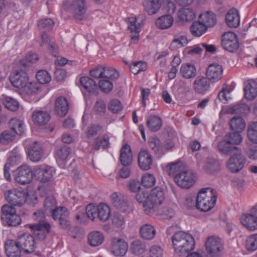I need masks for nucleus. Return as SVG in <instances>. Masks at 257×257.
<instances>
[{
  "mask_svg": "<svg viewBox=\"0 0 257 257\" xmlns=\"http://www.w3.org/2000/svg\"><path fill=\"white\" fill-rule=\"evenodd\" d=\"M88 240L91 246H97L102 244L104 240V236L101 232L94 231L89 234Z\"/></svg>",
  "mask_w": 257,
  "mask_h": 257,
  "instance_id": "obj_40",
  "label": "nucleus"
},
{
  "mask_svg": "<svg viewBox=\"0 0 257 257\" xmlns=\"http://www.w3.org/2000/svg\"><path fill=\"white\" fill-rule=\"evenodd\" d=\"M71 153V150L68 146L58 147L55 150V158L57 161H65L69 158Z\"/></svg>",
  "mask_w": 257,
  "mask_h": 257,
  "instance_id": "obj_31",
  "label": "nucleus"
},
{
  "mask_svg": "<svg viewBox=\"0 0 257 257\" xmlns=\"http://www.w3.org/2000/svg\"><path fill=\"white\" fill-rule=\"evenodd\" d=\"M169 173L174 176L175 183L180 187L189 188L192 187L195 181V174L191 170L183 169L180 163L176 162L169 165Z\"/></svg>",
  "mask_w": 257,
  "mask_h": 257,
  "instance_id": "obj_2",
  "label": "nucleus"
},
{
  "mask_svg": "<svg viewBox=\"0 0 257 257\" xmlns=\"http://www.w3.org/2000/svg\"><path fill=\"white\" fill-rule=\"evenodd\" d=\"M222 72L223 68L221 65L216 63L211 64L206 70L207 78L212 82L218 81L222 77Z\"/></svg>",
  "mask_w": 257,
  "mask_h": 257,
  "instance_id": "obj_17",
  "label": "nucleus"
},
{
  "mask_svg": "<svg viewBox=\"0 0 257 257\" xmlns=\"http://www.w3.org/2000/svg\"><path fill=\"white\" fill-rule=\"evenodd\" d=\"M80 83L86 90L92 94L98 93V88L96 83L93 79L88 77H83L80 79Z\"/></svg>",
  "mask_w": 257,
  "mask_h": 257,
  "instance_id": "obj_30",
  "label": "nucleus"
},
{
  "mask_svg": "<svg viewBox=\"0 0 257 257\" xmlns=\"http://www.w3.org/2000/svg\"><path fill=\"white\" fill-rule=\"evenodd\" d=\"M44 206L45 209H64L63 206H57L55 198L52 196H48L45 199Z\"/></svg>",
  "mask_w": 257,
  "mask_h": 257,
  "instance_id": "obj_57",
  "label": "nucleus"
},
{
  "mask_svg": "<svg viewBox=\"0 0 257 257\" xmlns=\"http://www.w3.org/2000/svg\"><path fill=\"white\" fill-rule=\"evenodd\" d=\"M138 164L143 170H148L152 165L153 159L150 154L146 150H141L138 154Z\"/></svg>",
  "mask_w": 257,
  "mask_h": 257,
  "instance_id": "obj_23",
  "label": "nucleus"
},
{
  "mask_svg": "<svg viewBox=\"0 0 257 257\" xmlns=\"http://www.w3.org/2000/svg\"><path fill=\"white\" fill-rule=\"evenodd\" d=\"M247 137L251 143L257 144V121H252L248 124Z\"/></svg>",
  "mask_w": 257,
  "mask_h": 257,
  "instance_id": "obj_46",
  "label": "nucleus"
},
{
  "mask_svg": "<svg viewBox=\"0 0 257 257\" xmlns=\"http://www.w3.org/2000/svg\"><path fill=\"white\" fill-rule=\"evenodd\" d=\"M217 196L211 188L201 189L196 196V209H212L216 203Z\"/></svg>",
  "mask_w": 257,
  "mask_h": 257,
  "instance_id": "obj_3",
  "label": "nucleus"
},
{
  "mask_svg": "<svg viewBox=\"0 0 257 257\" xmlns=\"http://www.w3.org/2000/svg\"><path fill=\"white\" fill-rule=\"evenodd\" d=\"M21 248L26 252H32L35 248L34 237L29 234H24L19 236L17 240Z\"/></svg>",
  "mask_w": 257,
  "mask_h": 257,
  "instance_id": "obj_15",
  "label": "nucleus"
},
{
  "mask_svg": "<svg viewBox=\"0 0 257 257\" xmlns=\"http://www.w3.org/2000/svg\"><path fill=\"white\" fill-rule=\"evenodd\" d=\"M5 251L8 257H21V247L17 241L8 240L5 243Z\"/></svg>",
  "mask_w": 257,
  "mask_h": 257,
  "instance_id": "obj_21",
  "label": "nucleus"
},
{
  "mask_svg": "<svg viewBox=\"0 0 257 257\" xmlns=\"http://www.w3.org/2000/svg\"><path fill=\"white\" fill-rule=\"evenodd\" d=\"M199 20L207 28L213 27L217 22L215 15L211 12H206L200 15Z\"/></svg>",
  "mask_w": 257,
  "mask_h": 257,
  "instance_id": "obj_35",
  "label": "nucleus"
},
{
  "mask_svg": "<svg viewBox=\"0 0 257 257\" xmlns=\"http://www.w3.org/2000/svg\"><path fill=\"white\" fill-rule=\"evenodd\" d=\"M36 78L38 81L41 84H46L51 80V77L48 72L46 70H40L36 75Z\"/></svg>",
  "mask_w": 257,
  "mask_h": 257,
  "instance_id": "obj_54",
  "label": "nucleus"
},
{
  "mask_svg": "<svg viewBox=\"0 0 257 257\" xmlns=\"http://www.w3.org/2000/svg\"><path fill=\"white\" fill-rule=\"evenodd\" d=\"M182 204L183 206L186 208L195 207L196 208V197L190 194L186 196Z\"/></svg>",
  "mask_w": 257,
  "mask_h": 257,
  "instance_id": "obj_63",
  "label": "nucleus"
},
{
  "mask_svg": "<svg viewBox=\"0 0 257 257\" xmlns=\"http://www.w3.org/2000/svg\"><path fill=\"white\" fill-rule=\"evenodd\" d=\"M217 148L219 152L226 155H229L231 153L234 154L239 149L238 147L232 146L224 139L219 142L217 145Z\"/></svg>",
  "mask_w": 257,
  "mask_h": 257,
  "instance_id": "obj_44",
  "label": "nucleus"
},
{
  "mask_svg": "<svg viewBox=\"0 0 257 257\" xmlns=\"http://www.w3.org/2000/svg\"><path fill=\"white\" fill-rule=\"evenodd\" d=\"M4 196L6 200L12 206L4 205L1 209H14L12 206L21 207L25 203L27 200V193L23 190L12 188L7 190L4 192Z\"/></svg>",
  "mask_w": 257,
  "mask_h": 257,
  "instance_id": "obj_4",
  "label": "nucleus"
},
{
  "mask_svg": "<svg viewBox=\"0 0 257 257\" xmlns=\"http://www.w3.org/2000/svg\"><path fill=\"white\" fill-rule=\"evenodd\" d=\"M109 146V137L107 135H104L102 138L97 140L96 144L93 147V149L98 150L100 147L103 149L108 148Z\"/></svg>",
  "mask_w": 257,
  "mask_h": 257,
  "instance_id": "obj_56",
  "label": "nucleus"
},
{
  "mask_svg": "<svg viewBox=\"0 0 257 257\" xmlns=\"http://www.w3.org/2000/svg\"><path fill=\"white\" fill-rule=\"evenodd\" d=\"M119 160L123 166H130L133 161V154L130 146L124 145L120 150Z\"/></svg>",
  "mask_w": 257,
  "mask_h": 257,
  "instance_id": "obj_28",
  "label": "nucleus"
},
{
  "mask_svg": "<svg viewBox=\"0 0 257 257\" xmlns=\"http://www.w3.org/2000/svg\"><path fill=\"white\" fill-rule=\"evenodd\" d=\"M249 107L244 103L236 104L228 109V112L231 114L245 115L249 112Z\"/></svg>",
  "mask_w": 257,
  "mask_h": 257,
  "instance_id": "obj_49",
  "label": "nucleus"
},
{
  "mask_svg": "<svg viewBox=\"0 0 257 257\" xmlns=\"http://www.w3.org/2000/svg\"><path fill=\"white\" fill-rule=\"evenodd\" d=\"M180 72L183 77L190 79L196 76V69L195 66L192 64H183L181 65Z\"/></svg>",
  "mask_w": 257,
  "mask_h": 257,
  "instance_id": "obj_36",
  "label": "nucleus"
},
{
  "mask_svg": "<svg viewBox=\"0 0 257 257\" xmlns=\"http://www.w3.org/2000/svg\"><path fill=\"white\" fill-rule=\"evenodd\" d=\"M229 124L231 128L236 132H241L245 127V121L241 117H233L230 120Z\"/></svg>",
  "mask_w": 257,
  "mask_h": 257,
  "instance_id": "obj_45",
  "label": "nucleus"
},
{
  "mask_svg": "<svg viewBox=\"0 0 257 257\" xmlns=\"http://www.w3.org/2000/svg\"><path fill=\"white\" fill-rule=\"evenodd\" d=\"M241 224L249 230L257 229V210H252L250 213L243 214L240 217Z\"/></svg>",
  "mask_w": 257,
  "mask_h": 257,
  "instance_id": "obj_14",
  "label": "nucleus"
},
{
  "mask_svg": "<svg viewBox=\"0 0 257 257\" xmlns=\"http://www.w3.org/2000/svg\"><path fill=\"white\" fill-rule=\"evenodd\" d=\"M51 116L46 111L36 110L32 115L34 122L39 125H44L50 120Z\"/></svg>",
  "mask_w": 257,
  "mask_h": 257,
  "instance_id": "obj_26",
  "label": "nucleus"
},
{
  "mask_svg": "<svg viewBox=\"0 0 257 257\" xmlns=\"http://www.w3.org/2000/svg\"><path fill=\"white\" fill-rule=\"evenodd\" d=\"M207 253L211 257L218 256L223 248L221 239L217 236L209 237L205 242Z\"/></svg>",
  "mask_w": 257,
  "mask_h": 257,
  "instance_id": "obj_7",
  "label": "nucleus"
},
{
  "mask_svg": "<svg viewBox=\"0 0 257 257\" xmlns=\"http://www.w3.org/2000/svg\"><path fill=\"white\" fill-rule=\"evenodd\" d=\"M98 84L100 89L105 93L110 92L113 88L112 83L107 80H101Z\"/></svg>",
  "mask_w": 257,
  "mask_h": 257,
  "instance_id": "obj_64",
  "label": "nucleus"
},
{
  "mask_svg": "<svg viewBox=\"0 0 257 257\" xmlns=\"http://www.w3.org/2000/svg\"><path fill=\"white\" fill-rule=\"evenodd\" d=\"M10 79L14 87L20 88L26 86L29 78L26 72L21 69L11 73Z\"/></svg>",
  "mask_w": 257,
  "mask_h": 257,
  "instance_id": "obj_12",
  "label": "nucleus"
},
{
  "mask_svg": "<svg viewBox=\"0 0 257 257\" xmlns=\"http://www.w3.org/2000/svg\"><path fill=\"white\" fill-rule=\"evenodd\" d=\"M130 68L131 72L136 75L147 69V64L142 61L134 62L130 66Z\"/></svg>",
  "mask_w": 257,
  "mask_h": 257,
  "instance_id": "obj_52",
  "label": "nucleus"
},
{
  "mask_svg": "<svg viewBox=\"0 0 257 257\" xmlns=\"http://www.w3.org/2000/svg\"><path fill=\"white\" fill-rule=\"evenodd\" d=\"M162 119L158 116L152 115L148 118L147 125L149 130L152 132L159 131L162 126Z\"/></svg>",
  "mask_w": 257,
  "mask_h": 257,
  "instance_id": "obj_43",
  "label": "nucleus"
},
{
  "mask_svg": "<svg viewBox=\"0 0 257 257\" xmlns=\"http://www.w3.org/2000/svg\"><path fill=\"white\" fill-rule=\"evenodd\" d=\"M86 212L77 214L76 219L79 220L80 222H83L86 218L93 220L97 215L100 220H107L110 214V210H85Z\"/></svg>",
  "mask_w": 257,
  "mask_h": 257,
  "instance_id": "obj_8",
  "label": "nucleus"
},
{
  "mask_svg": "<svg viewBox=\"0 0 257 257\" xmlns=\"http://www.w3.org/2000/svg\"><path fill=\"white\" fill-rule=\"evenodd\" d=\"M1 219L4 224L16 226L20 224V216L16 213V210H2Z\"/></svg>",
  "mask_w": 257,
  "mask_h": 257,
  "instance_id": "obj_13",
  "label": "nucleus"
},
{
  "mask_svg": "<svg viewBox=\"0 0 257 257\" xmlns=\"http://www.w3.org/2000/svg\"><path fill=\"white\" fill-rule=\"evenodd\" d=\"M55 173V169L46 164H42L35 167L33 175L35 179L43 183L51 181Z\"/></svg>",
  "mask_w": 257,
  "mask_h": 257,
  "instance_id": "obj_5",
  "label": "nucleus"
},
{
  "mask_svg": "<svg viewBox=\"0 0 257 257\" xmlns=\"http://www.w3.org/2000/svg\"><path fill=\"white\" fill-rule=\"evenodd\" d=\"M221 45L223 49L228 52L235 51L239 47L236 35L232 32L224 33L222 36Z\"/></svg>",
  "mask_w": 257,
  "mask_h": 257,
  "instance_id": "obj_9",
  "label": "nucleus"
},
{
  "mask_svg": "<svg viewBox=\"0 0 257 257\" xmlns=\"http://www.w3.org/2000/svg\"><path fill=\"white\" fill-rule=\"evenodd\" d=\"M9 125L11 131L16 134L21 135L24 132V122L18 118H12Z\"/></svg>",
  "mask_w": 257,
  "mask_h": 257,
  "instance_id": "obj_39",
  "label": "nucleus"
},
{
  "mask_svg": "<svg viewBox=\"0 0 257 257\" xmlns=\"http://www.w3.org/2000/svg\"><path fill=\"white\" fill-rule=\"evenodd\" d=\"M131 250L133 254L139 255L145 251L146 245L141 241L136 240L132 243Z\"/></svg>",
  "mask_w": 257,
  "mask_h": 257,
  "instance_id": "obj_51",
  "label": "nucleus"
},
{
  "mask_svg": "<svg viewBox=\"0 0 257 257\" xmlns=\"http://www.w3.org/2000/svg\"><path fill=\"white\" fill-rule=\"evenodd\" d=\"M174 253L179 257H185L193 250L195 240L189 233L179 231L175 232L171 237Z\"/></svg>",
  "mask_w": 257,
  "mask_h": 257,
  "instance_id": "obj_1",
  "label": "nucleus"
},
{
  "mask_svg": "<svg viewBox=\"0 0 257 257\" xmlns=\"http://www.w3.org/2000/svg\"><path fill=\"white\" fill-rule=\"evenodd\" d=\"M44 155L42 145L37 141L34 142L28 148V155L30 160L34 162L40 161Z\"/></svg>",
  "mask_w": 257,
  "mask_h": 257,
  "instance_id": "obj_16",
  "label": "nucleus"
},
{
  "mask_svg": "<svg viewBox=\"0 0 257 257\" xmlns=\"http://www.w3.org/2000/svg\"><path fill=\"white\" fill-rule=\"evenodd\" d=\"M110 199L113 206L116 208H125L130 207L126 199L121 194L114 192L111 195Z\"/></svg>",
  "mask_w": 257,
  "mask_h": 257,
  "instance_id": "obj_34",
  "label": "nucleus"
},
{
  "mask_svg": "<svg viewBox=\"0 0 257 257\" xmlns=\"http://www.w3.org/2000/svg\"><path fill=\"white\" fill-rule=\"evenodd\" d=\"M15 134L12 131H4L0 136V142L2 144L6 145L12 142L15 138Z\"/></svg>",
  "mask_w": 257,
  "mask_h": 257,
  "instance_id": "obj_55",
  "label": "nucleus"
},
{
  "mask_svg": "<svg viewBox=\"0 0 257 257\" xmlns=\"http://www.w3.org/2000/svg\"><path fill=\"white\" fill-rule=\"evenodd\" d=\"M69 104L65 97L57 98L55 103V111L60 116H65L68 110Z\"/></svg>",
  "mask_w": 257,
  "mask_h": 257,
  "instance_id": "obj_27",
  "label": "nucleus"
},
{
  "mask_svg": "<svg viewBox=\"0 0 257 257\" xmlns=\"http://www.w3.org/2000/svg\"><path fill=\"white\" fill-rule=\"evenodd\" d=\"M127 243L121 238H113L111 240V250L116 256L124 255L127 250Z\"/></svg>",
  "mask_w": 257,
  "mask_h": 257,
  "instance_id": "obj_18",
  "label": "nucleus"
},
{
  "mask_svg": "<svg viewBox=\"0 0 257 257\" xmlns=\"http://www.w3.org/2000/svg\"><path fill=\"white\" fill-rule=\"evenodd\" d=\"M54 22L51 19H43L39 21L38 27L41 30H49L52 29L54 26Z\"/></svg>",
  "mask_w": 257,
  "mask_h": 257,
  "instance_id": "obj_62",
  "label": "nucleus"
},
{
  "mask_svg": "<svg viewBox=\"0 0 257 257\" xmlns=\"http://www.w3.org/2000/svg\"><path fill=\"white\" fill-rule=\"evenodd\" d=\"M37 240H43L50 232L51 225L48 223H40L28 225Z\"/></svg>",
  "mask_w": 257,
  "mask_h": 257,
  "instance_id": "obj_11",
  "label": "nucleus"
},
{
  "mask_svg": "<svg viewBox=\"0 0 257 257\" xmlns=\"http://www.w3.org/2000/svg\"><path fill=\"white\" fill-rule=\"evenodd\" d=\"M164 192L162 189L156 187L152 189L149 196V202L152 205L153 207H158L164 200Z\"/></svg>",
  "mask_w": 257,
  "mask_h": 257,
  "instance_id": "obj_20",
  "label": "nucleus"
},
{
  "mask_svg": "<svg viewBox=\"0 0 257 257\" xmlns=\"http://www.w3.org/2000/svg\"><path fill=\"white\" fill-rule=\"evenodd\" d=\"M38 60L39 57L36 53L30 52L20 61V63L21 66L26 68L36 63Z\"/></svg>",
  "mask_w": 257,
  "mask_h": 257,
  "instance_id": "obj_50",
  "label": "nucleus"
},
{
  "mask_svg": "<svg viewBox=\"0 0 257 257\" xmlns=\"http://www.w3.org/2000/svg\"><path fill=\"white\" fill-rule=\"evenodd\" d=\"M246 248L250 251L257 249V234L249 236L246 240Z\"/></svg>",
  "mask_w": 257,
  "mask_h": 257,
  "instance_id": "obj_59",
  "label": "nucleus"
},
{
  "mask_svg": "<svg viewBox=\"0 0 257 257\" xmlns=\"http://www.w3.org/2000/svg\"><path fill=\"white\" fill-rule=\"evenodd\" d=\"M119 77V74L114 69L103 66V78L110 79H116Z\"/></svg>",
  "mask_w": 257,
  "mask_h": 257,
  "instance_id": "obj_58",
  "label": "nucleus"
},
{
  "mask_svg": "<svg viewBox=\"0 0 257 257\" xmlns=\"http://www.w3.org/2000/svg\"><path fill=\"white\" fill-rule=\"evenodd\" d=\"M245 163L246 159L239 149L230 157L226 166L231 172L238 173L243 169Z\"/></svg>",
  "mask_w": 257,
  "mask_h": 257,
  "instance_id": "obj_6",
  "label": "nucleus"
},
{
  "mask_svg": "<svg viewBox=\"0 0 257 257\" xmlns=\"http://www.w3.org/2000/svg\"><path fill=\"white\" fill-rule=\"evenodd\" d=\"M129 26L128 28L130 30L132 41L135 43L139 40V33L140 32V28L137 26V19L135 17H132L128 19Z\"/></svg>",
  "mask_w": 257,
  "mask_h": 257,
  "instance_id": "obj_41",
  "label": "nucleus"
},
{
  "mask_svg": "<svg viewBox=\"0 0 257 257\" xmlns=\"http://www.w3.org/2000/svg\"><path fill=\"white\" fill-rule=\"evenodd\" d=\"M141 182L143 186L151 187L155 184L156 179L152 174L147 173L142 176Z\"/></svg>",
  "mask_w": 257,
  "mask_h": 257,
  "instance_id": "obj_60",
  "label": "nucleus"
},
{
  "mask_svg": "<svg viewBox=\"0 0 257 257\" xmlns=\"http://www.w3.org/2000/svg\"><path fill=\"white\" fill-rule=\"evenodd\" d=\"M224 139L231 145H238L242 141V137L239 132H231L227 133Z\"/></svg>",
  "mask_w": 257,
  "mask_h": 257,
  "instance_id": "obj_48",
  "label": "nucleus"
},
{
  "mask_svg": "<svg viewBox=\"0 0 257 257\" xmlns=\"http://www.w3.org/2000/svg\"><path fill=\"white\" fill-rule=\"evenodd\" d=\"M140 236L146 240L153 239L156 234V230L153 226L150 224H145L140 228Z\"/></svg>",
  "mask_w": 257,
  "mask_h": 257,
  "instance_id": "obj_33",
  "label": "nucleus"
},
{
  "mask_svg": "<svg viewBox=\"0 0 257 257\" xmlns=\"http://www.w3.org/2000/svg\"><path fill=\"white\" fill-rule=\"evenodd\" d=\"M195 91L199 94H204L210 88L209 80L204 77H197L193 83Z\"/></svg>",
  "mask_w": 257,
  "mask_h": 257,
  "instance_id": "obj_24",
  "label": "nucleus"
},
{
  "mask_svg": "<svg viewBox=\"0 0 257 257\" xmlns=\"http://www.w3.org/2000/svg\"><path fill=\"white\" fill-rule=\"evenodd\" d=\"M177 17L182 22H190L195 17V14L192 9L189 8H183L177 12Z\"/></svg>",
  "mask_w": 257,
  "mask_h": 257,
  "instance_id": "obj_32",
  "label": "nucleus"
},
{
  "mask_svg": "<svg viewBox=\"0 0 257 257\" xmlns=\"http://www.w3.org/2000/svg\"><path fill=\"white\" fill-rule=\"evenodd\" d=\"M143 6L144 11L149 15L156 14L161 7L160 0H144Z\"/></svg>",
  "mask_w": 257,
  "mask_h": 257,
  "instance_id": "obj_25",
  "label": "nucleus"
},
{
  "mask_svg": "<svg viewBox=\"0 0 257 257\" xmlns=\"http://www.w3.org/2000/svg\"><path fill=\"white\" fill-rule=\"evenodd\" d=\"M244 95L246 99L252 100L257 96V83L252 82L248 84L244 88Z\"/></svg>",
  "mask_w": 257,
  "mask_h": 257,
  "instance_id": "obj_47",
  "label": "nucleus"
},
{
  "mask_svg": "<svg viewBox=\"0 0 257 257\" xmlns=\"http://www.w3.org/2000/svg\"><path fill=\"white\" fill-rule=\"evenodd\" d=\"M207 28L205 27L200 20L194 22L191 27L190 31L191 34L195 37H200L205 33Z\"/></svg>",
  "mask_w": 257,
  "mask_h": 257,
  "instance_id": "obj_42",
  "label": "nucleus"
},
{
  "mask_svg": "<svg viewBox=\"0 0 257 257\" xmlns=\"http://www.w3.org/2000/svg\"><path fill=\"white\" fill-rule=\"evenodd\" d=\"M173 22V18L170 15H165L157 19L156 24L159 29L165 30L170 28Z\"/></svg>",
  "mask_w": 257,
  "mask_h": 257,
  "instance_id": "obj_37",
  "label": "nucleus"
},
{
  "mask_svg": "<svg viewBox=\"0 0 257 257\" xmlns=\"http://www.w3.org/2000/svg\"><path fill=\"white\" fill-rule=\"evenodd\" d=\"M33 171L29 166L22 165L17 169L15 174V179L18 183L24 185L31 182L33 178Z\"/></svg>",
  "mask_w": 257,
  "mask_h": 257,
  "instance_id": "obj_10",
  "label": "nucleus"
},
{
  "mask_svg": "<svg viewBox=\"0 0 257 257\" xmlns=\"http://www.w3.org/2000/svg\"><path fill=\"white\" fill-rule=\"evenodd\" d=\"M71 9L76 19L82 20L86 11L85 0H74L71 5Z\"/></svg>",
  "mask_w": 257,
  "mask_h": 257,
  "instance_id": "obj_19",
  "label": "nucleus"
},
{
  "mask_svg": "<svg viewBox=\"0 0 257 257\" xmlns=\"http://www.w3.org/2000/svg\"><path fill=\"white\" fill-rule=\"evenodd\" d=\"M156 217L159 219L166 220L170 219L175 215L174 210H157Z\"/></svg>",
  "mask_w": 257,
  "mask_h": 257,
  "instance_id": "obj_53",
  "label": "nucleus"
},
{
  "mask_svg": "<svg viewBox=\"0 0 257 257\" xmlns=\"http://www.w3.org/2000/svg\"><path fill=\"white\" fill-rule=\"evenodd\" d=\"M203 170L208 174H212L218 172L220 170V164L218 161L213 158L207 160L205 164L203 167Z\"/></svg>",
  "mask_w": 257,
  "mask_h": 257,
  "instance_id": "obj_38",
  "label": "nucleus"
},
{
  "mask_svg": "<svg viewBox=\"0 0 257 257\" xmlns=\"http://www.w3.org/2000/svg\"><path fill=\"white\" fill-rule=\"evenodd\" d=\"M4 104L6 107L11 111H16L19 107L17 100L11 97H6Z\"/></svg>",
  "mask_w": 257,
  "mask_h": 257,
  "instance_id": "obj_61",
  "label": "nucleus"
},
{
  "mask_svg": "<svg viewBox=\"0 0 257 257\" xmlns=\"http://www.w3.org/2000/svg\"><path fill=\"white\" fill-rule=\"evenodd\" d=\"M188 41L187 36L180 32L173 35V39L169 45V49L172 51L177 50L187 45Z\"/></svg>",
  "mask_w": 257,
  "mask_h": 257,
  "instance_id": "obj_22",
  "label": "nucleus"
},
{
  "mask_svg": "<svg viewBox=\"0 0 257 257\" xmlns=\"http://www.w3.org/2000/svg\"><path fill=\"white\" fill-rule=\"evenodd\" d=\"M227 25L230 28H237L240 24V17L236 9H231L227 13L225 17Z\"/></svg>",
  "mask_w": 257,
  "mask_h": 257,
  "instance_id": "obj_29",
  "label": "nucleus"
}]
</instances>
